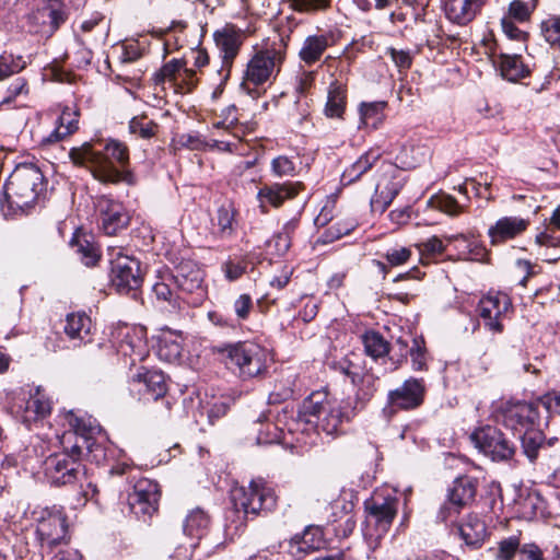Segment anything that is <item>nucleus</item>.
<instances>
[{
  "label": "nucleus",
  "instance_id": "1",
  "mask_svg": "<svg viewBox=\"0 0 560 560\" xmlns=\"http://www.w3.org/2000/svg\"><path fill=\"white\" fill-rule=\"evenodd\" d=\"M69 158L73 164L91 170L95 179L104 184H136L135 174L126 168L129 164L128 147L118 140H95L72 148Z\"/></svg>",
  "mask_w": 560,
  "mask_h": 560
},
{
  "label": "nucleus",
  "instance_id": "2",
  "mask_svg": "<svg viewBox=\"0 0 560 560\" xmlns=\"http://www.w3.org/2000/svg\"><path fill=\"white\" fill-rule=\"evenodd\" d=\"M233 509L226 513L225 529L230 535L241 533L248 515L257 516L271 511L277 504L273 488L261 477L249 481L248 487L235 488L231 492Z\"/></svg>",
  "mask_w": 560,
  "mask_h": 560
},
{
  "label": "nucleus",
  "instance_id": "3",
  "mask_svg": "<svg viewBox=\"0 0 560 560\" xmlns=\"http://www.w3.org/2000/svg\"><path fill=\"white\" fill-rule=\"evenodd\" d=\"M222 363L242 380L260 376L267 370L268 351L261 346L238 341L214 347Z\"/></svg>",
  "mask_w": 560,
  "mask_h": 560
},
{
  "label": "nucleus",
  "instance_id": "4",
  "mask_svg": "<svg viewBox=\"0 0 560 560\" xmlns=\"http://www.w3.org/2000/svg\"><path fill=\"white\" fill-rule=\"evenodd\" d=\"M355 410L350 401H332L322 393H312L302 405L306 422L316 423L317 429L327 435L338 434L342 423L355 416Z\"/></svg>",
  "mask_w": 560,
  "mask_h": 560
},
{
  "label": "nucleus",
  "instance_id": "5",
  "mask_svg": "<svg viewBox=\"0 0 560 560\" xmlns=\"http://www.w3.org/2000/svg\"><path fill=\"white\" fill-rule=\"evenodd\" d=\"M46 189L44 175L34 164H20L4 184V195L12 210L26 212Z\"/></svg>",
  "mask_w": 560,
  "mask_h": 560
},
{
  "label": "nucleus",
  "instance_id": "6",
  "mask_svg": "<svg viewBox=\"0 0 560 560\" xmlns=\"http://www.w3.org/2000/svg\"><path fill=\"white\" fill-rule=\"evenodd\" d=\"M285 55V39L278 36L265 49L257 51L248 61L241 89L252 97H257L256 86L264 84L280 71Z\"/></svg>",
  "mask_w": 560,
  "mask_h": 560
},
{
  "label": "nucleus",
  "instance_id": "7",
  "mask_svg": "<svg viewBox=\"0 0 560 560\" xmlns=\"http://www.w3.org/2000/svg\"><path fill=\"white\" fill-rule=\"evenodd\" d=\"M63 424L69 428L63 433L74 435L72 444L79 445L80 459L85 454L91 462L97 465L108 460V453L112 451L103 444L101 427L94 418L70 410L63 415Z\"/></svg>",
  "mask_w": 560,
  "mask_h": 560
},
{
  "label": "nucleus",
  "instance_id": "8",
  "mask_svg": "<svg viewBox=\"0 0 560 560\" xmlns=\"http://www.w3.org/2000/svg\"><path fill=\"white\" fill-rule=\"evenodd\" d=\"M74 435L63 433L60 438L62 452L49 455L44 462V476L55 487L72 485L83 475L78 444H72Z\"/></svg>",
  "mask_w": 560,
  "mask_h": 560
},
{
  "label": "nucleus",
  "instance_id": "9",
  "mask_svg": "<svg viewBox=\"0 0 560 560\" xmlns=\"http://www.w3.org/2000/svg\"><path fill=\"white\" fill-rule=\"evenodd\" d=\"M492 415L498 423L518 435L540 421L538 401L501 400L493 406Z\"/></svg>",
  "mask_w": 560,
  "mask_h": 560
},
{
  "label": "nucleus",
  "instance_id": "10",
  "mask_svg": "<svg viewBox=\"0 0 560 560\" xmlns=\"http://www.w3.org/2000/svg\"><path fill=\"white\" fill-rule=\"evenodd\" d=\"M166 279L174 281L180 299L188 305L198 306L207 296L203 284L205 272L192 259L183 258L174 268V271L166 273Z\"/></svg>",
  "mask_w": 560,
  "mask_h": 560
},
{
  "label": "nucleus",
  "instance_id": "11",
  "mask_svg": "<svg viewBox=\"0 0 560 560\" xmlns=\"http://www.w3.org/2000/svg\"><path fill=\"white\" fill-rule=\"evenodd\" d=\"M470 441L475 447L494 463H508L516 454V445L497 427L482 425L474 430Z\"/></svg>",
  "mask_w": 560,
  "mask_h": 560
},
{
  "label": "nucleus",
  "instance_id": "12",
  "mask_svg": "<svg viewBox=\"0 0 560 560\" xmlns=\"http://www.w3.org/2000/svg\"><path fill=\"white\" fill-rule=\"evenodd\" d=\"M406 183L401 170L388 163L382 166L370 206L374 213H384Z\"/></svg>",
  "mask_w": 560,
  "mask_h": 560
},
{
  "label": "nucleus",
  "instance_id": "13",
  "mask_svg": "<svg viewBox=\"0 0 560 560\" xmlns=\"http://www.w3.org/2000/svg\"><path fill=\"white\" fill-rule=\"evenodd\" d=\"M112 339L118 352L130 357L132 363L143 361L149 354L147 329L143 326L118 324L112 331Z\"/></svg>",
  "mask_w": 560,
  "mask_h": 560
},
{
  "label": "nucleus",
  "instance_id": "14",
  "mask_svg": "<svg viewBox=\"0 0 560 560\" xmlns=\"http://www.w3.org/2000/svg\"><path fill=\"white\" fill-rule=\"evenodd\" d=\"M366 513V527L375 538H381L385 535L392 526V523L397 514L398 499L396 497H372L364 502Z\"/></svg>",
  "mask_w": 560,
  "mask_h": 560
},
{
  "label": "nucleus",
  "instance_id": "15",
  "mask_svg": "<svg viewBox=\"0 0 560 560\" xmlns=\"http://www.w3.org/2000/svg\"><path fill=\"white\" fill-rule=\"evenodd\" d=\"M425 393L423 378L409 377L400 386L388 392L384 412L390 417L397 410L417 409L423 404Z\"/></svg>",
  "mask_w": 560,
  "mask_h": 560
},
{
  "label": "nucleus",
  "instance_id": "16",
  "mask_svg": "<svg viewBox=\"0 0 560 560\" xmlns=\"http://www.w3.org/2000/svg\"><path fill=\"white\" fill-rule=\"evenodd\" d=\"M109 278L112 285L119 293L138 290L142 283L139 260L118 252L115 258H110Z\"/></svg>",
  "mask_w": 560,
  "mask_h": 560
},
{
  "label": "nucleus",
  "instance_id": "17",
  "mask_svg": "<svg viewBox=\"0 0 560 560\" xmlns=\"http://www.w3.org/2000/svg\"><path fill=\"white\" fill-rule=\"evenodd\" d=\"M160 499L159 485L147 478L138 480L128 494V505L132 514L147 521L158 511Z\"/></svg>",
  "mask_w": 560,
  "mask_h": 560
},
{
  "label": "nucleus",
  "instance_id": "18",
  "mask_svg": "<svg viewBox=\"0 0 560 560\" xmlns=\"http://www.w3.org/2000/svg\"><path fill=\"white\" fill-rule=\"evenodd\" d=\"M36 534L42 548L50 551L68 544L70 537L66 515L61 511L48 512L39 520Z\"/></svg>",
  "mask_w": 560,
  "mask_h": 560
},
{
  "label": "nucleus",
  "instance_id": "19",
  "mask_svg": "<svg viewBox=\"0 0 560 560\" xmlns=\"http://www.w3.org/2000/svg\"><path fill=\"white\" fill-rule=\"evenodd\" d=\"M511 300L505 293L497 292L483 296L477 306V312L487 330L501 334L504 329L502 319L511 308Z\"/></svg>",
  "mask_w": 560,
  "mask_h": 560
},
{
  "label": "nucleus",
  "instance_id": "20",
  "mask_svg": "<svg viewBox=\"0 0 560 560\" xmlns=\"http://www.w3.org/2000/svg\"><path fill=\"white\" fill-rule=\"evenodd\" d=\"M520 440L522 452L530 464H536L539 457L558 459V455L553 453V450L560 443L559 438L552 436L547 439L541 430L534 428L520 434Z\"/></svg>",
  "mask_w": 560,
  "mask_h": 560
},
{
  "label": "nucleus",
  "instance_id": "21",
  "mask_svg": "<svg viewBox=\"0 0 560 560\" xmlns=\"http://www.w3.org/2000/svg\"><path fill=\"white\" fill-rule=\"evenodd\" d=\"M304 189L302 182H284L264 185L258 194L259 207L264 213L268 212V207L279 208L285 200L293 199Z\"/></svg>",
  "mask_w": 560,
  "mask_h": 560
},
{
  "label": "nucleus",
  "instance_id": "22",
  "mask_svg": "<svg viewBox=\"0 0 560 560\" xmlns=\"http://www.w3.org/2000/svg\"><path fill=\"white\" fill-rule=\"evenodd\" d=\"M213 38L222 54V70L220 73L224 71L223 80L225 81L229 77L232 61L242 45V30L233 24H226L221 30L214 32Z\"/></svg>",
  "mask_w": 560,
  "mask_h": 560
},
{
  "label": "nucleus",
  "instance_id": "23",
  "mask_svg": "<svg viewBox=\"0 0 560 560\" xmlns=\"http://www.w3.org/2000/svg\"><path fill=\"white\" fill-rule=\"evenodd\" d=\"M97 209L101 215L102 229L107 235H116L127 228L129 214L122 203L107 197H101L97 200Z\"/></svg>",
  "mask_w": 560,
  "mask_h": 560
},
{
  "label": "nucleus",
  "instance_id": "24",
  "mask_svg": "<svg viewBox=\"0 0 560 560\" xmlns=\"http://www.w3.org/2000/svg\"><path fill=\"white\" fill-rule=\"evenodd\" d=\"M336 43L331 31L313 34L305 37L299 50V58L304 65L311 67L319 61L325 51Z\"/></svg>",
  "mask_w": 560,
  "mask_h": 560
},
{
  "label": "nucleus",
  "instance_id": "25",
  "mask_svg": "<svg viewBox=\"0 0 560 560\" xmlns=\"http://www.w3.org/2000/svg\"><path fill=\"white\" fill-rule=\"evenodd\" d=\"M529 221L521 217L500 218L488 230L492 245L502 244L521 235L528 228Z\"/></svg>",
  "mask_w": 560,
  "mask_h": 560
},
{
  "label": "nucleus",
  "instance_id": "26",
  "mask_svg": "<svg viewBox=\"0 0 560 560\" xmlns=\"http://www.w3.org/2000/svg\"><path fill=\"white\" fill-rule=\"evenodd\" d=\"M485 0H444L447 19L458 25L470 23L481 10Z\"/></svg>",
  "mask_w": 560,
  "mask_h": 560
},
{
  "label": "nucleus",
  "instance_id": "27",
  "mask_svg": "<svg viewBox=\"0 0 560 560\" xmlns=\"http://www.w3.org/2000/svg\"><path fill=\"white\" fill-rule=\"evenodd\" d=\"M444 240L448 244H454V247L462 259L482 261L487 255L486 248L478 240H476L472 233L445 235Z\"/></svg>",
  "mask_w": 560,
  "mask_h": 560
},
{
  "label": "nucleus",
  "instance_id": "28",
  "mask_svg": "<svg viewBox=\"0 0 560 560\" xmlns=\"http://www.w3.org/2000/svg\"><path fill=\"white\" fill-rule=\"evenodd\" d=\"M477 488L478 480L476 478L460 476L448 488L446 498L466 508L474 501Z\"/></svg>",
  "mask_w": 560,
  "mask_h": 560
},
{
  "label": "nucleus",
  "instance_id": "29",
  "mask_svg": "<svg viewBox=\"0 0 560 560\" xmlns=\"http://www.w3.org/2000/svg\"><path fill=\"white\" fill-rule=\"evenodd\" d=\"M347 105L346 86L338 80L330 82L324 114L328 118H342Z\"/></svg>",
  "mask_w": 560,
  "mask_h": 560
},
{
  "label": "nucleus",
  "instance_id": "30",
  "mask_svg": "<svg viewBox=\"0 0 560 560\" xmlns=\"http://www.w3.org/2000/svg\"><path fill=\"white\" fill-rule=\"evenodd\" d=\"M381 154L377 150H370L363 153L354 163L348 166L342 175V185H350L359 180L363 174L370 171L380 160Z\"/></svg>",
  "mask_w": 560,
  "mask_h": 560
},
{
  "label": "nucleus",
  "instance_id": "31",
  "mask_svg": "<svg viewBox=\"0 0 560 560\" xmlns=\"http://www.w3.org/2000/svg\"><path fill=\"white\" fill-rule=\"evenodd\" d=\"M457 529L465 544L472 547L481 546L487 535L486 524L472 514L463 524H458Z\"/></svg>",
  "mask_w": 560,
  "mask_h": 560
},
{
  "label": "nucleus",
  "instance_id": "32",
  "mask_svg": "<svg viewBox=\"0 0 560 560\" xmlns=\"http://www.w3.org/2000/svg\"><path fill=\"white\" fill-rule=\"evenodd\" d=\"M396 346L398 347L401 360L406 359L407 353H409L413 371L427 370L428 354L422 338H413L410 349H408V342L402 339H398Z\"/></svg>",
  "mask_w": 560,
  "mask_h": 560
},
{
  "label": "nucleus",
  "instance_id": "33",
  "mask_svg": "<svg viewBox=\"0 0 560 560\" xmlns=\"http://www.w3.org/2000/svg\"><path fill=\"white\" fill-rule=\"evenodd\" d=\"M132 380L133 382L143 384L144 392L153 399L163 397L167 392L165 376L161 371L144 370L133 375Z\"/></svg>",
  "mask_w": 560,
  "mask_h": 560
},
{
  "label": "nucleus",
  "instance_id": "34",
  "mask_svg": "<svg viewBox=\"0 0 560 560\" xmlns=\"http://www.w3.org/2000/svg\"><path fill=\"white\" fill-rule=\"evenodd\" d=\"M91 328V318L85 313L79 312L67 315L63 331L69 339L85 342V339L90 336Z\"/></svg>",
  "mask_w": 560,
  "mask_h": 560
},
{
  "label": "nucleus",
  "instance_id": "35",
  "mask_svg": "<svg viewBox=\"0 0 560 560\" xmlns=\"http://www.w3.org/2000/svg\"><path fill=\"white\" fill-rule=\"evenodd\" d=\"M386 107L385 101L362 102L359 105L361 125L377 129L385 119Z\"/></svg>",
  "mask_w": 560,
  "mask_h": 560
},
{
  "label": "nucleus",
  "instance_id": "36",
  "mask_svg": "<svg viewBox=\"0 0 560 560\" xmlns=\"http://www.w3.org/2000/svg\"><path fill=\"white\" fill-rule=\"evenodd\" d=\"M497 62L499 63L502 78L511 82L525 78L529 72L524 66L521 56L516 54H500Z\"/></svg>",
  "mask_w": 560,
  "mask_h": 560
},
{
  "label": "nucleus",
  "instance_id": "37",
  "mask_svg": "<svg viewBox=\"0 0 560 560\" xmlns=\"http://www.w3.org/2000/svg\"><path fill=\"white\" fill-rule=\"evenodd\" d=\"M210 518L201 509H195L186 516L184 522V534L191 539H201L207 533Z\"/></svg>",
  "mask_w": 560,
  "mask_h": 560
},
{
  "label": "nucleus",
  "instance_id": "38",
  "mask_svg": "<svg viewBox=\"0 0 560 560\" xmlns=\"http://www.w3.org/2000/svg\"><path fill=\"white\" fill-rule=\"evenodd\" d=\"M411 248L405 246H394L388 248L382 256L386 262L381 260H374V265L378 268V271L385 277L389 268L398 267L408 262L411 258Z\"/></svg>",
  "mask_w": 560,
  "mask_h": 560
},
{
  "label": "nucleus",
  "instance_id": "39",
  "mask_svg": "<svg viewBox=\"0 0 560 560\" xmlns=\"http://www.w3.org/2000/svg\"><path fill=\"white\" fill-rule=\"evenodd\" d=\"M51 404L49 399L36 388L35 394L31 395L25 404V419L37 420L49 415Z\"/></svg>",
  "mask_w": 560,
  "mask_h": 560
},
{
  "label": "nucleus",
  "instance_id": "40",
  "mask_svg": "<svg viewBox=\"0 0 560 560\" xmlns=\"http://www.w3.org/2000/svg\"><path fill=\"white\" fill-rule=\"evenodd\" d=\"M236 211L232 206H222L217 211V234L221 238H231L236 231Z\"/></svg>",
  "mask_w": 560,
  "mask_h": 560
},
{
  "label": "nucleus",
  "instance_id": "41",
  "mask_svg": "<svg viewBox=\"0 0 560 560\" xmlns=\"http://www.w3.org/2000/svg\"><path fill=\"white\" fill-rule=\"evenodd\" d=\"M283 2L296 13L315 15L328 11L332 0H283Z\"/></svg>",
  "mask_w": 560,
  "mask_h": 560
},
{
  "label": "nucleus",
  "instance_id": "42",
  "mask_svg": "<svg viewBox=\"0 0 560 560\" xmlns=\"http://www.w3.org/2000/svg\"><path fill=\"white\" fill-rule=\"evenodd\" d=\"M364 350L372 359L382 358L395 350L396 345L390 349L388 342L375 331L366 332L363 336Z\"/></svg>",
  "mask_w": 560,
  "mask_h": 560
},
{
  "label": "nucleus",
  "instance_id": "43",
  "mask_svg": "<svg viewBox=\"0 0 560 560\" xmlns=\"http://www.w3.org/2000/svg\"><path fill=\"white\" fill-rule=\"evenodd\" d=\"M166 273L170 272L164 271L159 273V280L153 284L152 291L158 300L168 302L172 305H176L177 299H180V294L178 291H174L176 288L174 281L166 279Z\"/></svg>",
  "mask_w": 560,
  "mask_h": 560
},
{
  "label": "nucleus",
  "instance_id": "44",
  "mask_svg": "<svg viewBox=\"0 0 560 560\" xmlns=\"http://www.w3.org/2000/svg\"><path fill=\"white\" fill-rule=\"evenodd\" d=\"M334 369L337 372L348 376L353 385L358 384L359 378L364 372L360 363V358L355 354H352L351 357H346L339 360L338 362H335Z\"/></svg>",
  "mask_w": 560,
  "mask_h": 560
},
{
  "label": "nucleus",
  "instance_id": "45",
  "mask_svg": "<svg viewBox=\"0 0 560 560\" xmlns=\"http://www.w3.org/2000/svg\"><path fill=\"white\" fill-rule=\"evenodd\" d=\"M537 0H513L508 8V13L503 18H510L518 23L526 22L530 19L532 13L535 11Z\"/></svg>",
  "mask_w": 560,
  "mask_h": 560
},
{
  "label": "nucleus",
  "instance_id": "46",
  "mask_svg": "<svg viewBox=\"0 0 560 560\" xmlns=\"http://www.w3.org/2000/svg\"><path fill=\"white\" fill-rule=\"evenodd\" d=\"M26 67L22 56L3 52L0 55V82L21 72Z\"/></svg>",
  "mask_w": 560,
  "mask_h": 560
},
{
  "label": "nucleus",
  "instance_id": "47",
  "mask_svg": "<svg viewBox=\"0 0 560 560\" xmlns=\"http://www.w3.org/2000/svg\"><path fill=\"white\" fill-rule=\"evenodd\" d=\"M159 126L145 116H136L129 121V132L141 139H151L158 132Z\"/></svg>",
  "mask_w": 560,
  "mask_h": 560
},
{
  "label": "nucleus",
  "instance_id": "48",
  "mask_svg": "<svg viewBox=\"0 0 560 560\" xmlns=\"http://www.w3.org/2000/svg\"><path fill=\"white\" fill-rule=\"evenodd\" d=\"M518 505L525 518L542 515L545 511V501L536 491L527 493V495L518 502Z\"/></svg>",
  "mask_w": 560,
  "mask_h": 560
},
{
  "label": "nucleus",
  "instance_id": "49",
  "mask_svg": "<svg viewBox=\"0 0 560 560\" xmlns=\"http://www.w3.org/2000/svg\"><path fill=\"white\" fill-rule=\"evenodd\" d=\"M429 206L448 215H458L463 207L450 195L433 196L428 201Z\"/></svg>",
  "mask_w": 560,
  "mask_h": 560
},
{
  "label": "nucleus",
  "instance_id": "50",
  "mask_svg": "<svg viewBox=\"0 0 560 560\" xmlns=\"http://www.w3.org/2000/svg\"><path fill=\"white\" fill-rule=\"evenodd\" d=\"M376 380L377 377H375L374 374L370 372H363V374L359 378L358 384L355 385L358 387L355 394L358 401L365 402L371 399L374 392L376 390Z\"/></svg>",
  "mask_w": 560,
  "mask_h": 560
},
{
  "label": "nucleus",
  "instance_id": "51",
  "mask_svg": "<svg viewBox=\"0 0 560 560\" xmlns=\"http://www.w3.org/2000/svg\"><path fill=\"white\" fill-rule=\"evenodd\" d=\"M541 34L551 46L560 47V16H550L541 23Z\"/></svg>",
  "mask_w": 560,
  "mask_h": 560
},
{
  "label": "nucleus",
  "instance_id": "52",
  "mask_svg": "<svg viewBox=\"0 0 560 560\" xmlns=\"http://www.w3.org/2000/svg\"><path fill=\"white\" fill-rule=\"evenodd\" d=\"M226 110L228 115L224 117V119L213 122V128L223 129L231 133L234 138H243L245 136L244 126L238 125L236 117L230 118V114L231 112L235 110V106H231Z\"/></svg>",
  "mask_w": 560,
  "mask_h": 560
},
{
  "label": "nucleus",
  "instance_id": "53",
  "mask_svg": "<svg viewBox=\"0 0 560 560\" xmlns=\"http://www.w3.org/2000/svg\"><path fill=\"white\" fill-rule=\"evenodd\" d=\"M271 172L277 177H293L296 175V166L289 156L279 155L271 161Z\"/></svg>",
  "mask_w": 560,
  "mask_h": 560
},
{
  "label": "nucleus",
  "instance_id": "54",
  "mask_svg": "<svg viewBox=\"0 0 560 560\" xmlns=\"http://www.w3.org/2000/svg\"><path fill=\"white\" fill-rule=\"evenodd\" d=\"M56 124L63 130V135H71L75 132L79 128L78 110L65 107Z\"/></svg>",
  "mask_w": 560,
  "mask_h": 560
},
{
  "label": "nucleus",
  "instance_id": "55",
  "mask_svg": "<svg viewBox=\"0 0 560 560\" xmlns=\"http://www.w3.org/2000/svg\"><path fill=\"white\" fill-rule=\"evenodd\" d=\"M465 506L446 498L438 512V520L445 524H457V518Z\"/></svg>",
  "mask_w": 560,
  "mask_h": 560
},
{
  "label": "nucleus",
  "instance_id": "56",
  "mask_svg": "<svg viewBox=\"0 0 560 560\" xmlns=\"http://www.w3.org/2000/svg\"><path fill=\"white\" fill-rule=\"evenodd\" d=\"M182 351L183 348L178 341L164 338L159 345L158 354L162 360L174 362L180 358Z\"/></svg>",
  "mask_w": 560,
  "mask_h": 560
},
{
  "label": "nucleus",
  "instance_id": "57",
  "mask_svg": "<svg viewBox=\"0 0 560 560\" xmlns=\"http://www.w3.org/2000/svg\"><path fill=\"white\" fill-rule=\"evenodd\" d=\"M75 247L77 253L80 255V259L85 266L92 267L97 262L100 258L98 250L88 240H84L83 242L78 240Z\"/></svg>",
  "mask_w": 560,
  "mask_h": 560
},
{
  "label": "nucleus",
  "instance_id": "58",
  "mask_svg": "<svg viewBox=\"0 0 560 560\" xmlns=\"http://www.w3.org/2000/svg\"><path fill=\"white\" fill-rule=\"evenodd\" d=\"M520 549V539L516 536H510L499 542L495 558L497 560H513Z\"/></svg>",
  "mask_w": 560,
  "mask_h": 560
},
{
  "label": "nucleus",
  "instance_id": "59",
  "mask_svg": "<svg viewBox=\"0 0 560 560\" xmlns=\"http://www.w3.org/2000/svg\"><path fill=\"white\" fill-rule=\"evenodd\" d=\"M184 67V62L179 59H172L166 62L155 74V82L163 83L165 80L176 81L177 74Z\"/></svg>",
  "mask_w": 560,
  "mask_h": 560
},
{
  "label": "nucleus",
  "instance_id": "60",
  "mask_svg": "<svg viewBox=\"0 0 560 560\" xmlns=\"http://www.w3.org/2000/svg\"><path fill=\"white\" fill-rule=\"evenodd\" d=\"M176 143L178 147L189 150H202L208 147V142L197 132L179 135Z\"/></svg>",
  "mask_w": 560,
  "mask_h": 560
},
{
  "label": "nucleus",
  "instance_id": "61",
  "mask_svg": "<svg viewBox=\"0 0 560 560\" xmlns=\"http://www.w3.org/2000/svg\"><path fill=\"white\" fill-rule=\"evenodd\" d=\"M281 439L280 431L277 425L272 423H261V429L258 431L257 444H271L279 442Z\"/></svg>",
  "mask_w": 560,
  "mask_h": 560
},
{
  "label": "nucleus",
  "instance_id": "62",
  "mask_svg": "<svg viewBox=\"0 0 560 560\" xmlns=\"http://www.w3.org/2000/svg\"><path fill=\"white\" fill-rule=\"evenodd\" d=\"M537 401L550 416L560 415V392H549L542 395Z\"/></svg>",
  "mask_w": 560,
  "mask_h": 560
},
{
  "label": "nucleus",
  "instance_id": "63",
  "mask_svg": "<svg viewBox=\"0 0 560 560\" xmlns=\"http://www.w3.org/2000/svg\"><path fill=\"white\" fill-rule=\"evenodd\" d=\"M387 54L399 71L408 70L412 65V57L409 50L388 48Z\"/></svg>",
  "mask_w": 560,
  "mask_h": 560
},
{
  "label": "nucleus",
  "instance_id": "64",
  "mask_svg": "<svg viewBox=\"0 0 560 560\" xmlns=\"http://www.w3.org/2000/svg\"><path fill=\"white\" fill-rule=\"evenodd\" d=\"M252 308L253 300L249 294H241L234 302V312L241 320L248 318Z\"/></svg>",
  "mask_w": 560,
  "mask_h": 560
}]
</instances>
